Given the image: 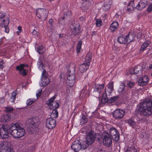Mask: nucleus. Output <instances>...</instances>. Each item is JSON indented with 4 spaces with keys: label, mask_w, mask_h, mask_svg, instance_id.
<instances>
[{
    "label": "nucleus",
    "mask_w": 152,
    "mask_h": 152,
    "mask_svg": "<svg viewBox=\"0 0 152 152\" xmlns=\"http://www.w3.org/2000/svg\"><path fill=\"white\" fill-rule=\"evenodd\" d=\"M138 115L141 117V119L146 117L152 115V101L148 99L141 102L137 110Z\"/></svg>",
    "instance_id": "f257e3e1"
},
{
    "label": "nucleus",
    "mask_w": 152,
    "mask_h": 152,
    "mask_svg": "<svg viewBox=\"0 0 152 152\" xmlns=\"http://www.w3.org/2000/svg\"><path fill=\"white\" fill-rule=\"evenodd\" d=\"M9 132L14 138H20L25 134V130L18 123H13L9 128Z\"/></svg>",
    "instance_id": "f03ea898"
},
{
    "label": "nucleus",
    "mask_w": 152,
    "mask_h": 152,
    "mask_svg": "<svg viewBox=\"0 0 152 152\" xmlns=\"http://www.w3.org/2000/svg\"><path fill=\"white\" fill-rule=\"evenodd\" d=\"M27 122L28 123L30 131L32 133L37 132L40 123V120L38 117L28 119Z\"/></svg>",
    "instance_id": "7ed1b4c3"
},
{
    "label": "nucleus",
    "mask_w": 152,
    "mask_h": 152,
    "mask_svg": "<svg viewBox=\"0 0 152 152\" xmlns=\"http://www.w3.org/2000/svg\"><path fill=\"white\" fill-rule=\"evenodd\" d=\"M12 143L10 142H0V150L6 152H14L12 146Z\"/></svg>",
    "instance_id": "20e7f679"
},
{
    "label": "nucleus",
    "mask_w": 152,
    "mask_h": 152,
    "mask_svg": "<svg viewBox=\"0 0 152 152\" xmlns=\"http://www.w3.org/2000/svg\"><path fill=\"white\" fill-rule=\"evenodd\" d=\"M95 137L94 134L91 132L88 133L86 138V141L82 145L83 149H86L90 145L93 143L94 141Z\"/></svg>",
    "instance_id": "39448f33"
},
{
    "label": "nucleus",
    "mask_w": 152,
    "mask_h": 152,
    "mask_svg": "<svg viewBox=\"0 0 152 152\" xmlns=\"http://www.w3.org/2000/svg\"><path fill=\"white\" fill-rule=\"evenodd\" d=\"M5 15L4 12H0V26L4 28V31L7 33L9 31V28L8 26L9 24V21L8 20H5L3 18Z\"/></svg>",
    "instance_id": "423d86ee"
},
{
    "label": "nucleus",
    "mask_w": 152,
    "mask_h": 152,
    "mask_svg": "<svg viewBox=\"0 0 152 152\" xmlns=\"http://www.w3.org/2000/svg\"><path fill=\"white\" fill-rule=\"evenodd\" d=\"M102 138L103 144L105 146L109 147L112 145V137L108 133L103 132L102 134Z\"/></svg>",
    "instance_id": "0eeeda50"
},
{
    "label": "nucleus",
    "mask_w": 152,
    "mask_h": 152,
    "mask_svg": "<svg viewBox=\"0 0 152 152\" xmlns=\"http://www.w3.org/2000/svg\"><path fill=\"white\" fill-rule=\"evenodd\" d=\"M47 75L48 73L45 70L43 69L42 75V81L40 84V86H45L49 83L50 80L47 77Z\"/></svg>",
    "instance_id": "6e6552de"
},
{
    "label": "nucleus",
    "mask_w": 152,
    "mask_h": 152,
    "mask_svg": "<svg viewBox=\"0 0 152 152\" xmlns=\"http://www.w3.org/2000/svg\"><path fill=\"white\" fill-rule=\"evenodd\" d=\"M125 113V112L124 110L117 109L113 112V117L115 119H120L124 117Z\"/></svg>",
    "instance_id": "1a4fd4ad"
},
{
    "label": "nucleus",
    "mask_w": 152,
    "mask_h": 152,
    "mask_svg": "<svg viewBox=\"0 0 152 152\" xmlns=\"http://www.w3.org/2000/svg\"><path fill=\"white\" fill-rule=\"evenodd\" d=\"M55 99V97L53 96L47 102V104L49 105L50 109L52 110H56L59 106L57 102L56 101H54Z\"/></svg>",
    "instance_id": "9d476101"
},
{
    "label": "nucleus",
    "mask_w": 152,
    "mask_h": 152,
    "mask_svg": "<svg viewBox=\"0 0 152 152\" xmlns=\"http://www.w3.org/2000/svg\"><path fill=\"white\" fill-rule=\"evenodd\" d=\"M8 127L7 125H2L0 128V135L2 138H7L9 137Z\"/></svg>",
    "instance_id": "9b49d317"
},
{
    "label": "nucleus",
    "mask_w": 152,
    "mask_h": 152,
    "mask_svg": "<svg viewBox=\"0 0 152 152\" xmlns=\"http://www.w3.org/2000/svg\"><path fill=\"white\" fill-rule=\"evenodd\" d=\"M47 11L44 9L38 8L36 11V15L39 19H45L48 15H46Z\"/></svg>",
    "instance_id": "f8f14e48"
},
{
    "label": "nucleus",
    "mask_w": 152,
    "mask_h": 152,
    "mask_svg": "<svg viewBox=\"0 0 152 152\" xmlns=\"http://www.w3.org/2000/svg\"><path fill=\"white\" fill-rule=\"evenodd\" d=\"M110 136L115 141H117L119 138V134L118 130L115 128H112L110 130Z\"/></svg>",
    "instance_id": "ddd939ff"
},
{
    "label": "nucleus",
    "mask_w": 152,
    "mask_h": 152,
    "mask_svg": "<svg viewBox=\"0 0 152 152\" xmlns=\"http://www.w3.org/2000/svg\"><path fill=\"white\" fill-rule=\"evenodd\" d=\"M71 147L75 152H77L81 149H83L82 145H81L80 142L78 140L74 141L72 143Z\"/></svg>",
    "instance_id": "4468645a"
},
{
    "label": "nucleus",
    "mask_w": 152,
    "mask_h": 152,
    "mask_svg": "<svg viewBox=\"0 0 152 152\" xmlns=\"http://www.w3.org/2000/svg\"><path fill=\"white\" fill-rule=\"evenodd\" d=\"M46 126L49 129H53L56 126V121L52 118L47 119L46 120Z\"/></svg>",
    "instance_id": "2eb2a0df"
},
{
    "label": "nucleus",
    "mask_w": 152,
    "mask_h": 152,
    "mask_svg": "<svg viewBox=\"0 0 152 152\" xmlns=\"http://www.w3.org/2000/svg\"><path fill=\"white\" fill-rule=\"evenodd\" d=\"M75 77L74 74H69L67 77L66 83L69 86H72L75 83Z\"/></svg>",
    "instance_id": "dca6fc26"
},
{
    "label": "nucleus",
    "mask_w": 152,
    "mask_h": 152,
    "mask_svg": "<svg viewBox=\"0 0 152 152\" xmlns=\"http://www.w3.org/2000/svg\"><path fill=\"white\" fill-rule=\"evenodd\" d=\"M149 79L147 76H144L140 77L138 80V84L140 86H143L148 82Z\"/></svg>",
    "instance_id": "f3484780"
},
{
    "label": "nucleus",
    "mask_w": 152,
    "mask_h": 152,
    "mask_svg": "<svg viewBox=\"0 0 152 152\" xmlns=\"http://www.w3.org/2000/svg\"><path fill=\"white\" fill-rule=\"evenodd\" d=\"M113 81L110 82L107 85V88L105 89V92L103 94H108V96H110L113 90Z\"/></svg>",
    "instance_id": "a211bd4d"
},
{
    "label": "nucleus",
    "mask_w": 152,
    "mask_h": 152,
    "mask_svg": "<svg viewBox=\"0 0 152 152\" xmlns=\"http://www.w3.org/2000/svg\"><path fill=\"white\" fill-rule=\"evenodd\" d=\"M25 66H27V65L23 64H21L20 65L16 67V69L17 70L19 71V73L23 76H25L27 74L26 70L23 69Z\"/></svg>",
    "instance_id": "6ab92c4d"
},
{
    "label": "nucleus",
    "mask_w": 152,
    "mask_h": 152,
    "mask_svg": "<svg viewBox=\"0 0 152 152\" xmlns=\"http://www.w3.org/2000/svg\"><path fill=\"white\" fill-rule=\"evenodd\" d=\"M142 67L140 65L135 66L134 68L130 69L129 73L131 74H138L139 72H141Z\"/></svg>",
    "instance_id": "aec40b11"
},
{
    "label": "nucleus",
    "mask_w": 152,
    "mask_h": 152,
    "mask_svg": "<svg viewBox=\"0 0 152 152\" xmlns=\"http://www.w3.org/2000/svg\"><path fill=\"white\" fill-rule=\"evenodd\" d=\"M102 97L101 99V102L102 103H111L113 102V101L112 99L111 98L110 99H108L107 97L108 94H102Z\"/></svg>",
    "instance_id": "412c9836"
},
{
    "label": "nucleus",
    "mask_w": 152,
    "mask_h": 152,
    "mask_svg": "<svg viewBox=\"0 0 152 152\" xmlns=\"http://www.w3.org/2000/svg\"><path fill=\"white\" fill-rule=\"evenodd\" d=\"M104 86V84H97L94 87V91L95 92H97L98 93L99 96H100L101 93L103 90Z\"/></svg>",
    "instance_id": "4be33fe9"
},
{
    "label": "nucleus",
    "mask_w": 152,
    "mask_h": 152,
    "mask_svg": "<svg viewBox=\"0 0 152 152\" xmlns=\"http://www.w3.org/2000/svg\"><path fill=\"white\" fill-rule=\"evenodd\" d=\"M89 66V62L87 63L85 62L81 64L79 67V70L81 73H83L86 71L88 68Z\"/></svg>",
    "instance_id": "5701e85b"
},
{
    "label": "nucleus",
    "mask_w": 152,
    "mask_h": 152,
    "mask_svg": "<svg viewBox=\"0 0 152 152\" xmlns=\"http://www.w3.org/2000/svg\"><path fill=\"white\" fill-rule=\"evenodd\" d=\"M87 86H85L83 89L82 90L80 94V96L83 97L88 96L89 94V91L87 89Z\"/></svg>",
    "instance_id": "b1692460"
},
{
    "label": "nucleus",
    "mask_w": 152,
    "mask_h": 152,
    "mask_svg": "<svg viewBox=\"0 0 152 152\" xmlns=\"http://www.w3.org/2000/svg\"><path fill=\"white\" fill-rule=\"evenodd\" d=\"M119 24L117 22L114 21L110 25V29L111 32H113L116 30L118 28Z\"/></svg>",
    "instance_id": "393cba45"
},
{
    "label": "nucleus",
    "mask_w": 152,
    "mask_h": 152,
    "mask_svg": "<svg viewBox=\"0 0 152 152\" xmlns=\"http://www.w3.org/2000/svg\"><path fill=\"white\" fill-rule=\"evenodd\" d=\"M112 1L110 0H107L105 1L102 7V9L105 11L108 10L112 4Z\"/></svg>",
    "instance_id": "a878e982"
},
{
    "label": "nucleus",
    "mask_w": 152,
    "mask_h": 152,
    "mask_svg": "<svg viewBox=\"0 0 152 152\" xmlns=\"http://www.w3.org/2000/svg\"><path fill=\"white\" fill-rule=\"evenodd\" d=\"M11 116L10 114H3L1 116L0 121L2 122H7L10 120Z\"/></svg>",
    "instance_id": "bb28decb"
},
{
    "label": "nucleus",
    "mask_w": 152,
    "mask_h": 152,
    "mask_svg": "<svg viewBox=\"0 0 152 152\" xmlns=\"http://www.w3.org/2000/svg\"><path fill=\"white\" fill-rule=\"evenodd\" d=\"M90 4V2L86 0L84 1L82 3L81 8L83 10H85L88 9Z\"/></svg>",
    "instance_id": "cd10ccee"
},
{
    "label": "nucleus",
    "mask_w": 152,
    "mask_h": 152,
    "mask_svg": "<svg viewBox=\"0 0 152 152\" xmlns=\"http://www.w3.org/2000/svg\"><path fill=\"white\" fill-rule=\"evenodd\" d=\"M71 12L70 11H68L66 15H64V16L60 19L59 20V22L61 24H62L61 21L63 20L64 19L67 20L69 21L70 20L71 18Z\"/></svg>",
    "instance_id": "c85d7f7f"
},
{
    "label": "nucleus",
    "mask_w": 152,
    "mask_h": 152,
    "mask_svg": "<svg viewBox=\"0 0 152 152\" xmlns=\"http://www.w3.org/2000/svg\"><path fill=\"white\" fill-rule=\"evenodd\" d=\"M80 26L79 25L76 24L72 29V33L75 35H77L80 33V30L78 28Z\"/></svg>",
    "instance_id": "c756f323"
},
{
    "label": "nucleus",
    "mask_w": 152,
    "mask_h": 152,
    "mask_svg": "<svg viewBox=\"0 0 152 152\" xmlns=\"http://www.w3.org/2000/svg\"><path fill=\"white\" fill-rule=\"evenodd\" d=\"M127 8V10L129 12H132L135 8L134 1H130L128 5Z\"/></svg>",
    "instance_id": "7c9ffc66"
},
{
    "label": "nucleus",
    "mask_w": 152,
    "mask_h": 152,
    "mask_svg": "<svg viewBox=\"0 0 152 152\" xmlns=\"http://www.w3.org/2000/svg\"><path fill=\"white\" fill-rule=\"evenodd\" d=\"M118 41L121 44L127 43L126 39V36L124 37L123 36H121L119 37L117 39Z\"/></svg>",
    "instance_id": "2f4dec72"
},
{
    "label": "nucleus",
    "mask_w": 152,
    "mask_h": 152,
    "mask_svg": "<svg viewBox=\"0 0 152 152\" xmlns=\"http://www.w3.org/2000/svg\"><path fill=\"white\" fill-rule=\"evenodd\" d=\"M126 36L127 43L130 42L134 40L135 36L129 33Z\"/></svg>",
    "instance_id": "473e14b6"
},
{
    "label": "nucleus",
    "mask_w": 152,
    "mask_h": 152,
    "mask_svg": "<svg viewBox=\"0 0 152 152\" xmlns=\"http://www.w3.org/2000/svg\"><path fill=\"white\" fill-rule=\"evenodd\" d=\"M150 42L149 41L147 40L145 41L142 45L140 50L144 51L145 48L149 45Z\"/></svg>",
    "instance_id": "72a5a7b5"
},
{
    "label": "nucleus",
    "mask_w": 152,
    "mask_h": 152,
    "mask_svg": "<svg viewBox=\"0 0 152 152\" xmlns=\"http://www.w3.org/2000/svg\"><path fill=\"white\" fill-rule=\"evenodd\" d=\"M92 58V55L90 53H88L86 55L85 58V61L84 62L86 63L89 62V64H90V62L91 61Z\"/></svg>",
    "instance_id": "f704fd0d"
},
{
    "label": "nucleus",
    "mask_w": 152,
    "mask_h": 152,
    "mask_svg": "<svg viewBox=\"0 0 152 152\" xmlns=\"http://www.w3.org/2000/svg\"><path fill=\"white\" fill-rule=\"evenodd\" d=\"M126 122L133 127H134L136 125L135 121L132 118H130L127 120Z\"/></svg>",
    "instance_id": "c9c22d12"
},
{
    "label": "nucleus",
    "mask_w": 152,
    "mask_h": 152,
    "mask_svg": "<svg viewBox=\"0 0 152 152\" xmlns=\"http://www.w3.org/2000/svg\"><path fill=\"white\" fill-rule=\"evenodd\" d=\"M58 113L56 110H53L50 115L51 118H56L58 117Z\"/></svg>",
    "instance_id": "e433bc0d"
},
{
    "label": "nucleus",
    "mask_w": 152,
    "mask_h": 152,
    "mask_svg": "<svg viewBox=\"0 0 152 152\" xmlns=\"http://www.w3.org/2000/svg\"><path fill=\"white\" fill-rule=\"evenodd\" d=\"M125 86V83L123 82H121L118 88V91L120 93L122 92L124 89Z\"/></svg>",
    "instance_id": "4c0bfd02"
},
{
    "label": "nucleus",
    "mask_w": 152,
    "mask_h": 152,
    "mask_svg": "<svg viewBox=\"0 0 152 152\" xmlns=\"http://www.w3.org/2000/svg\"><path fill=\"white\" fill-rule=\"evenodd\" d=\"M88 121V119L85 116H83L80 119V124L82 125L87 123Z\"/></svg>",
    "instance_id": "58836bf2"
},
{
    "label": "nucleus",
    "mask_w": 152,
    "mask_h": 152,
    "mask_svg": "<svg viewBox=\"0 0 152 152\" xmlns=\"http://www.w3.org/2000/svg\"><path fill=\"white\" fill-rule=\"evenodd\" d=\"M126 152H137V149L134 147H129L126 149Z\"/></svg>",
    "instance_id": "ea45409f"
},
{
    "label": "nucleus",
    "mask_w": 152,
    "mask_h": 152,
    "mask_svg": "<svg viewBox=\"0 0 152 152\" xmlns=\"http://www.w3.org/2000/svg\"><path fill=\"white\" fill-rule=\"evenodd\" d=\"M82 43V41L81 40L79 41L77 43L76 50L77 53H79L80 52L81 48V45Z\"/></svg>",
    "instance_id": "a19ab883"
},
{
    "label": "nucleus",
    "mask_w": 152,
    "mask_h": 152,
    "mask_svg": "<svg viewBox=\"0 0 152 152\" xmlns=\"http://www.w3.org/2000/svg\"><path fill=\"white\" fill-rule=\"evenodd\" d=\"M45 51V50L43 47L40 46L38 48L37 52L39 54H42Z\"/></svg>",
    "instance_id": "79ce46f5"
},
{
    "label": "nucleus",
    "mask_w": 152,
    "mask_h": 152,
    "mask_svg": "<svg viewBox=\"0 0 152 152\" xmlns=\"http://www.w3.org/2000/svg\"><path fill=\"white\" fill-rule=\"evenodd\" d=\"M36 99H35L32 98L28 99L26 101L27 104L28 105H30L34 103Z\"/></svg>",
    "instance_id": "37998d69"
},
{
    "label": "nucleus",
    "mask_w": 152,
    "mask_h": 152,
    "mask_svg": "<svg viewBox=\"0 0 152 152\" xmlns=\"http://www.w3.org/2000/svg\"><path fill=\"white\" fill-rule=\"evenodd\" d=\"M5 109L6 112L9 113L12 112L14 110L13 107L10 106L7 107H5Z\"/></svg>",
    "instance_id": "c03bdc74"
},
{
    "label": "nucleus",
    "mask_w": 152,
    "mask_h": 152,
    "mask_svg": "<svg viewBox=\"0 0 152 152\" xmlns=\"http://www.w3.org/2000/svg\"><path fill=\"white\" fill-rule=\"evenodd\" d=\"M139 4L140 5V4L141 6V7H142L143 8H145L146 5V4L145 2V1L143 0H142L140 1L139 2Z\"/></svg>",
    "instance_id": "a18cd8bd"
},
{
    "label": "nucleus",
    "mask_w": 152,
    "mask_h": 152,
    "mask_svg": "<svg viewBox=\"0 0 152 152\" xmlns=\"http://www.w3.org/2000/svg\"><path fill=\"white\" fill-rule=\"evenodd\" d=\"M102 22L100 19H98L96 22V26L97 27L100 26L102 25Z\"/></svg>",
    "instance_id": "49530a36"
},
{
    "label": "nucleus",
    "mask_w": 152,
    "mask_h": 152,
    "mask_svg": "<svg viewBox=\"0 0 152 152\" xmlns=\"http://www.w3.org/2000/svg\"><path fill=\"white\" fill-rule=\"evenodd\" d=\"M127 85L129 88H131L135 86V83L129 81L127 84Z\"/></svg>",
    "instance_id": "de8ad7c7"
},
{
    "label": "nucleus",
    "mask_w": 152,
    "mask_h": 152,
    "mask_svg": "<svg viewBox=\"0 0 152 152\" xmlns=\"http://www.w3.org/2000/svg\"><path fill=\"white\" fill-rule=\"evenodd\" d=\"M42 90L41 89H39L37 91V92L36 94V95L37 98L40 96L41 94Z\"/></svg>",
    "instance_id": "09e8293b"
},
{
    "label": "nucleus",
    "mask_w": 152,
    "mask_h": 152,
    "mask_svg": "<svg viewBox=\"0 0 152 152\" xmlns=\"http://www.w3.org/2000/svg\"><path fill=\"white\" fill-rule=\"evenodd\" d=\"M141 6L140 4H139V3H138V4H137V6H136L135 7V9L137 10H140L142 9L143 8L142 7H141Z\"/></svg>",
    "instance_id": "8fccbe9b"
},
{
    "label": "nucleus",
    "mask_w": 152,
    "mask_h": 152,
    "mask_svg": "<svg viewBox=\"0 0 152 152\" xmlns=\"http://www.w3.org/2000/svg\"><path fill=\"white\" fill-rule=\"evenodd\" d=\"M32 34L33 35L37 36H38L39 34V33L34 29L33 32H32Z\"/></svg>",
    "instance_id": "3c124183"
},
{
    "label": "nucleus",
    "mask_w": 152,
    "mask_h": 152,
    "mask_svg": "<svg viewBox=\"0 0 152 152\" xmlns=\"http://www.w3.org/2000/svg\"><path fill=\"white\" fill-rule=\"evenodd\" d=\"M37 64L39 66V67H41L43 69V65L41 61H39L37 63Z\"/></svg>",
    "instance_id": "603ef678"
},
{
    "label": "nucleus",
    "mask_w": 152,
    "mask_h": 152,
    "mask_svg": "<svg viewBox=\"0 0 152 152\" xmlns=\"http://www.w3.org/2000/svg\"><path fill=\"white\" fill-rule=\"evenodd\" d=\"M147 10L148 12L152 11V3L149 5L148 8Z\"/></svg>",
    "instance_id": "864d4df0"
},
{
    "label": "nucleus",
    "mask_w": 152,
    "mask_h": 152,
    "mask_svg": "<svg viewBox=\"0 0 152 152\" xmlns=\"http://www.w3.org/2000/svg\"><path fill=\"white\" fill-rule=\"evenodd\" d=\"M17 90H15L13 91L12 94V95L16 99V95L17 94Z\"/></svg>",
    "instance_id": "5fc2aeb1"
},
{
    "label": "nucleus",
    "mask_w": 152,
    "mask_h": 152,
    "mask_svg": "<svg viewBox=\"0 0 152 152\" xmlns=\"http://www.w3.org/2000/svg\"><path fill=\"white\" fill-rule=\"evenodd\" d=\"M4 61L3 60H1L0 61V69H2L3 67Z\"/></svg>",
    "instance_id": "6e6d98bb"
},
{
    "label": "nucleus",
    "mask_w": 152,
    "mask_h": 152,
    "mask_svg": "<svg viewBox=\"0 0 152 152\" xmlns=\"http://www.w3.org/2000/svg\"><path fill=\"white\" fill-rule=\"evenodd\" d=\"M113 101L114 102L116 101L118 98V96H115L111 97Z\"/></svg>",
    "instance_id": "4d7b16f0"
},
{
    "label": "nucleus",
    "mask_w": 152,
    "mask_h": 152,
    "mask_svg": "<svg viewBox=\"0 0 152 152\" xmlns=\"http://www.w3.org/2000/svg\"><path fill=\"white\" fill-rule=\"evenodd\" d=\"M15 100V98L12 96L10 98V101L12 102H14Z\"/></svg>",
    "instance_id": "13d9d810"
},
{
    "label": "nucleus",
    "mask_w": 152,
    "mask_h": 152,
    "mask_svg": "<svg viewBox=\"0 0 152 152\" xmlns=\"http://www.w3.org/2000/svg\"><path fill=\"white\" fill-rule=\"evenodd\" d=\"M18 30L19 31H17V33H20L21 32V30L22 29V28L20 26H19L18 27Z\"/></svg>",
    "instance_id": "bf43d9fd"
},
{
    "label": "nucleus",
    "mask_w": 152,
    "mask_h": 152,
    "mask_svg": "<svg viewBox=\"0 0 152 152\" xmlns=\"http://www.w3.org/2000/svg\"><path fill=\"white\" fill-rule=\"evenodd\" d=\"M49 23L51 25H52L53 22V20L52 19H50L49 20Z\"/></svg>",
    "instance_id": "052dcab7"
},
{
    "label": "nucleus",
    "mask_w": 152,
    "mask_h": 152,
    "mask_svg": "<svg viewBox=\"0 0 152 152\" xmlns=\"http://www.w3.org/2000/svg\"><path fill=\"white\" fill-rule=\"evenodd\" d=\"M98 152H106V151L102 149H99L98 150Z\"/></svg>",
    "instance_id": "680f3d73"
},
{
    "label": "nucleus",
    "mask_w": 152,
    "mask_h": 152,
    "mask_svg": "<svg viewBox=\"0 0 152 152\" xmlns=\"http://www.w3.org/2000/svg\"><path fill=\"white\" fill-rule=\"evenodd\" d=\"M64 74H61V75H60V79H61L62 78L64 77Z\"/></svg>",
    "instance_id": "e2e57ef3"
},
{
    "label": "nucleus",
    "mask_w": 152,
    "mask_h": 152,
    "mask_svg": "<svg viewBox=\"0 0 152 152\" xmlns=\"http://www.w3.org/2000/svg\"><path fill=\"white\" fill-rule=\"evenodd\" d=\"M149 68L150 69H152V64L149 66Z\"/></svg>",
    "instance_id": "0e129e2a"
},
{
    "label": "nucleus",
    "mask_w": 152,
    "mask_h": 152,
    "mask_svg": "<svg viewBox=\"0 0 152 152\" xmlns=\"http://www.w3.org/2000/svg\"><path fill=\"white\" fill-rule=\"evenodd\" d=\"M0 152H6L4 151H2V150H0Z\"/></svg>",
    "instance_id": "69168bd1"
},
{
    "label": "nucleus",
    "mask_w": 152,
    "mask_h": 152,
    "mask_svg": "<svg viewBox=\"0 0 152 152\" xmlns=\"http://www.w3.org/2000/svg\"><path fill=\"white\" fill-rule=\"evenodd\" d=\"M59 37H61V34H59Z\"/></svg>",
    "instance_id": "338daca9"
},
{
    "label": "nucleus",
    "mask_w": 152,
    "mask_h": 152,
    "mask_svg": "<svg viewBox=\"0 0 152 152\" xmlns=\"http://www.w3.org/2000/svg\"><path fill=\"white\" fill-rule=\"evenodd\" d=\"M95 33V31H94L93 32V34H94Z\"/></svg>",
    "instance_id": "774afa93"
}]
</instances>
